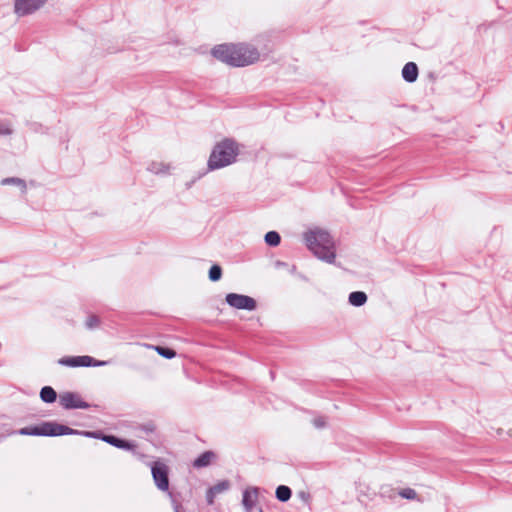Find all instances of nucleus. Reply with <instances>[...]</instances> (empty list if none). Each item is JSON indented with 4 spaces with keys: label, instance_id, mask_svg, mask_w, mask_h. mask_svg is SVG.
Wrapping results in <instances>:
<instances>
[{
    "label": "nucleus",
    "instance_id": "1",
    "mask_svg": "<svg viewBox=\"0 0 512 512\" xmlns=\"http://www.w3.org/2000/svg\"><path fill=\"white\" fill-rule=\"evenodd\" d=\"M211 54L217 60L231 67H245L259 60L260 53L256 47L246 43L220 44L215 46Z\"/></svg>",
    "mask_w": 512,
    "mask_h": 512
},
{
    "label": "nucleus",
    "instance_id": "2",
    "mask_svg": "<svg viewBox=\"0 0 512 512\" xmlns=\"http://www.w3.org/2000/svg\"><path fill=\"white\" fill-rule=\"evenodd\" d=\"M308 249L320 260L332 264L336 258V250L332 236L324 230L315 229L304 234Z\"/></svg>",
    "mask_w": 512,
    "mask_h": 512
},
{
    "label": "nucleus",
    "instance_id": "3",
    "mask_svg": "<svg viewBox=\"0 0 512 512\" xmlns=\"http://www.w3.org/2000/svg\"><path fill=\"white\" fill-rule=\"evenodd\" d=\"M239 155V148L235 140L225 138L217 142L207 161V171H214L233 164Z\"/></svg>",
    "mask_w": 512,
    "mask_h": 512
},
{
    "label": "nucleus",
    "instance_id": "4",
    "mask_svg": "<svg viewBox=\"0 0 512 512\" xmlns=\"http://www.w3.org/2000/svg\"><path fill=\"white\" fill-rule=\"evenodd\" d=\"M87 430H77L56 421H43L36 425H30L18 430V434L24 436L58 437L64 435H80L84 437Z\"/></svg>",
    "mask_w": 512,
    "mask_h": 512
},
{
    "label": "nucleus",
    "instance_id": "5",
    "mask_svg": "<svg viewBox=\"0 0 512 512\" xmlns=\"http://www.w3.org/2000/svg\"><path fill=\"white\" fill-rule=\"evenodd\" d=\"M84 437L98 439L103 442L108 443L109 445L116 447L118 449H122L125 451H134L137 447L134 441L121 438L114 434H107L101 430L88 431L84 433Z\"/></svg>",
    "mask_w": 512,
    "mask_h": 512
},
{
    "label": "nucleus",
    "instance_id": "6",
    "mask_svg": "<svg viewBox=\"0 0 512 512\" xmlns=\"http://www.w3.org/2000/svg\"><path fill=\"white\" fill-rule=\"evenodd\" d=\"M150 469L154 484L157 487V489L162 492H168V494L171 496V493L169 492L170 469L168 465L165 464L162 460L158 459L150 464Z\"/></svg>",
    "mask_w": 512,
    "mask_h": 512
},
{
    "label": "nucleus",
    "instance_id": "7",
    "mask_svg": "<svg viewBox=\"0 0 512 512\" xmlns=\"http://www.w3.org/2000/svg\"><path fill=\"white\" fill-rule=\"evenodd\" d=\"M225 302L237 310L254 311L257 309V301L244 294L228 293L225 296Z\"/></svg>",
    "mask_w": 512,
    "mask_h": 512
},
{
    "label": "nucleus",
    "instance_id": "8",
    "mask_svg": "<svg viewBox=\"0 0 512 512\" xmlns=\"http://www.w3.org/2000/svg\"><path fill=\"white\" fill-rule=\"evenodd\" d=\"M60 405L66 410L88 409L90 404L84 401L76 392L67 391L59 396Z\"/></svg>",
    "mask_w": 512,
    "mask_h": 512
},
{
    "label": "nucleus",
    "instance_id": "9",
    "mask_svg": "<svg viewBox=\"0 0 512 512\" xmlns=\"http://www.w3.org/2000/svg\"><path fill=\"white\" fill-rule=\"evenodd\" d=\"M48 0H15L14 12L18 17L34 13L45 5Z\"/></svg>",
    "mask_w": 512,
    "mask_h": 512
},
{
    "label": "nucleus",
    "instance_id": "10",
    "mask_svg": "<svg viewBox=\"0 0 512 512\" xmlns=\"http://www.w3.org/2000/svg\"><path fill=\"white\" fill-rule=\"evenodd\" d=\"M94 361V357L89 355H81V356H64L58 360V364L66 367H90L92 362Z\"/></svg>",
    "mask_w": 512,
    "mask_h": 512
},
{
    "label": "nucleus",
    "instance_id": "11",
    "mask_svg": "<svg viewBox=\"0 0 512 512\" xmlns=\"http://www.w3.org/2000/svg\"><path fill=\"white\" fill-rule=\"evenodd\" d=\"M259 488L248 487L242 493V505L246 512H251L256 505Z\"/></svg>",
    "mask_w": 512,
    "mask_h": 512
},
{
    "label": "nucleus",
    "instance_id": "12",
    "mask_svg": "<svg viewBox=\"0 0 512 512\" xmlns=\"http://www.w3.org/2000/svg\"><path fill=\"white\" fill-rule=\"evenodd\" d=\"M403 80L407 83H414L419 76V69L415 62H407L401 71Z\"/></svg>",
    "mask_w": 512,
    "mask_h": 512
},
{
    "label": "nucleus",
    "instance_id": "13",
    "mask_svg": "<svg viewBox=\"0 0 512 512\" xmlns=\"http://www.w3.org/2000/svg\"><path fill=\"white\" fill-rule=\"evenodd\" d=\"M216 458V454L211 450L200 453L193 461V467L196 469L208 467Z\"/></svg>",
    "mask_w": 512,
    "mask_h": 512
},
{
    "label": "nucleus",
    "instance_id": "14",
    "mask_svg": "<svg viewBox=\"0 0 512 512\" xmlns=\"http://www.w3.org/2000/svg\"><path fill=\"white\" fill-rule=\"evenodd\" d=\"M368 296L364 291H353L348 296V303L354 307H361L366 304Z\"/></svg>",
    "mask_w": 512,
    "mask_h": 512
},
{
    "label": "nucleus",
    "instance_id": "15",
    "mask_svg": "<svg viewBox=\"0 0 512 512\" xmlns=\"http://www.w3.org/2000/svg\"><path fill=\"white\" fill-rule=\"evenodd\" d=\"M2 186L13 185L16 186L22 194L27 192V183L24 179L19 177H7L3 178L0 182Z\"/></svg>",
    "mask_w": 512,
    "mask_h": 512
},
{
    "label": "nucleus",
    "instance_id": "16",
    "mask_svg": "<svg viewBox=\"0 0 512 512\" xmlns=\"http://www.w3.org/2000/svg\"><path fill=\"white\" fill-rule=\"evenodd\" d=\"M40 399L46 404H52L57 400V392L52 386H43L39 393Z\"/></svg>",
    "mask_w": 512,
    "mask_h": 512
},
{
    "label": "nucleus",
    "instance_id": "17",
    "mask_svg": "<svg viewBox=\"0 0 512 512\" xmlns=\"http://www.w3.org/2000/svg\"><path fill=\"white\" fill-rule=\"evenodd\" d=\"M147 170L155 175H168L170 172V165L153 161L147 166Z\"/></svg>",
    "mask_w": 512,
    "mask_h": 512
},
{
    "label": "nucleus",
    "instance_id": "18",
    "mask_svg": "<svg viewBox=\"0 0 512 512\" xmlns=\"http://www.w3.org/2000/svg\"><path fill=\"white\" fill-rule=\"evenodd\" d=\"M292 496V490L289 486L279 485L275 490V497L280 502H287Z\"/></svg>",
    "mask_w": 512,
    "mask_h": 512
},
{
    "label": "nucleus",
    "instance_id": "19",
    "mask_svg": "<svg viewBox=\"0 0 512 512\" xmlns=\"http://www.w3.org/2000/svg\"><path fill=\"white\" fill-rule=\"evenodd\" d=\"M264 241L269 247H277L281 243V236L277 231L271 230L264 235Z\"/></svg>",
    "mask_w": 512,
    "mask_h": 512
},
{
    "label": "nucleus",
    "instance_id": "20",
    "mask_svg": "<svg viewBox=\"0 0 512 512\" xmlns=\"http://www.w3.org/2000/svg\"><path fill=\"white\" fill-rule=\"evenodd\" d=\"M222 267L219 264H213L208 271V278L211 282H217L222 278Z\"/></svg>",
    "mask_w": 512,
    "mask_h": 512
},
{
    "label": "nucleus",
    "instance_id": "21",
    "mask_svg": "<svg viewBox=\"0 0 512 512\" xmlns=\"http://www.w3.org/2000/svg\"><path fill=\"white\" fill-rule=\"evenodd\" d=\"M154 349L156 352L165 359H173L176 356V351L168 346L158 345Z\"/></svg>",
    "mask_w": 512,
    "mask_h": 512
},
{
    "label": "nucleus",
    "instance_id": "22",
    "mask_svg": "<svg viewBox=\"0 0 512 512\" xmlns=\"http://www.w3.org/2000/svg\"><path fill=\"white\" fill-rule=\"evenodd\" d=\"M230 486H231V484H230L229 480H222V481H219L217 484L211 486V488L215 494H219V493L229 490Z\"/></svg>",
    "mask_w": 512,
    "mask_h": 512
},
{
    "label": "nucleus",
    "instance_id": "23",
    "mask_svg": "<svg viewBox=\"0 0 512 512\" xmlns=\"http://www.w3.org/2000/svg\"><path fill=\"white\" fill-rule=\"evenodd\" d=\"M99 325H100V318L95 314L89 315L85 321V327L89 330L95 329Z\"/></svg>",
    "mask_w": 512,
    "mask_h": 512
},
{
    "label": "nucleus",
    "instance_id": "24",
    "mask_svg": "<svg viewBox=\"0 0 512 512\" xmlns=\"http://www.w3.org/2000/svg\"><path fill=\"white\" fill-rule=\"evenodd\" d=\"M27 126H28L29 130L32 131V132L42 133V134L48 133V128L43 126L41 123H38V122H28Z\"/></svg>",
    "mask_w": 512,
    "mask_h": 512
},
{
    "label": "nucleus",
    "instance_id": "25",
    "mask_svg": "<svg viewBox=\"0 0 512 512\" xmlns=\"http://www.w3.org/2000/svg\"><path fill=\"white\" fill-rule=\"evenodd\" d=\"M137 430L145 434H152L156 430V426L153 422H147L137 427Z\"/></svg>",
    "mask_w": 512,
    "mask_h": 512
},
{
    "label": "nucleus",
    "instance_id": "26",
    "mask_svg": "<svg viewBox=\"0 0 512 512\" xmlns=\"http://www.w3.org/2000/svg\"><path fill=\"white\" fill-rule=\"evenodd\" d=\"M13 133L8 121H0V136H8Z\"/></svg>",
    "mask_w": 512,
    "mask_h": 512
},
{
    "label": "nucleus",
    "instance_id": "27",
    "mask_svg": "<svg viewBox=\"0 0 512 512\" xmlns=\"http://www.w3.org/2000/svg\"><path fill=\"white\" fill-rule=\"evenodd\" d=\"M400 495L405 498V499H408V500H413L416 498L417 496V493L414 489H411V488H406V489H403L401 492H400Z\"/></svg>",
    "mask_w": 512,
    "mask_h": 512
},
{
    "label": "nucleus",
    "instance_id": "28",
    "mask_svg": "<svg viewBox=\"0 0 512 512\" xmlns=\"http://www.w3.org/2000/svg\"><path fill=\"white\" fill-rule=\"evenodd\" d=\"M312 423L317 429H323L326 427V420L324 417H316L313 419Z\"/></svg>",
    "mask_w": 512,
    "mask_h": 512
},
{
    "label": "nucleus",
    "instance_id": "29",
    "mask_svg": "<svg viewBox=\"0 0 512 512\" xmlns=\"http://www.w3.org/2000/svg\"><path fill=\"white\" fill-rule=\"evenodd\" d=\"M217 494L214 493L211 487L208 488L206 492V501L208 505H212L214 503L215 496Z\"/></svg>",
    "mask_w": 512,
    "mask_h": 512
},
{
    "label": "nucleus",
    "instance_id": "30",
    "mask_svg": "<svg viewBox=\"0 0 512 512\" xmlns=\"http://www.w3.org/2000/svg\"><path fill=\"white\" fill-rule=\"evenodd\" d=\"M298 497L306 504H309L310 501V494L306 491H300L298 492Z\"/></svg>",
    "mask_w": 512,
    "mask_h": 512
},
{
    "label": "nucleus",
    "instance_id": "31",
    "mask_svg": "<svg viewBox=\"0 0 512 512\" xmlns=\"http://www.w3.org/2000/svg\"><path fill=\"white\" fill-rule=\"evenodd\" d=\"M205 174H206V172L201 173V174H199V176H198L197 178H194V179H192L191 181L187 182V183L185 184L186 188H187V189H190V188L193 186V184H194L198 179H200L203 175H205Z\"/></svg>",
    "mask_w": 512,
    "mask_h": 512
},
{
    "label": "nucleus",
    "instance_id": "32",
    "mask_svg": "<svg viewBox=\"0 0 512 512\" xmlns=\"http://www.w3.org/2000/svg\"><path fill=\"white\" fill-rule=\"evenodd\" d=\"M93 364L90 365V367H101L105 366L108 362L107 361H101L94 358Z\"/></svg>",
    "mask_w": 512,
    "mask_h": 512
},
{
    "label": "nucleus",
    "instance_id": "33",
    "mask_svg": "<svg viewBox=\"0 0 512 512\" xmlns=\"http://www.w3.org/2000/svg\"><path fill=\"white\" fill-rule=\"evenodd\" d=\"M276 266L277 267H287V263H285L283 261H277L276 262Z\"/></svg>",
    "mask_w": 512,
    "mask_h": 512
},
{
    "label": "nucleus",
    "instance_id": "34",
    "mask_svg": "<svg viewBox=\"0 0 512 512\" xmlns=\"http://www.w3.org/2000/svg\"><path fill=\"white\" fill-rule=\"evenodd\" d=\"M175 512H180L178 505L175 506Z\"/></svg>",
    "mask_w": 512,
    "mask_h": 512
},
{
    "label": "nucleus",
    "instance_id": "35",
    "mask_svg": "<svg viewBox=\"0 0 512 512\" xmlns=\"http://www.w3.org/2000/svg\"><path fill=\"white\" fill-rule=\"evenodd\" d=\"M296 270V266H292L291 272H294Z\"/></svg>",
    "mask_w": 512,
    "mask_h": 512
},
{
    "label": "nucleus",
    "instance_id": "36",
    "mask_svg": "<svg viewBox=\"0 0 512 512\" xmlns=\"http://www.w3.org/2000/svg\"><path fill=\"white\" fill-rule=\"evenodd\" d=\"M260 512H263V510L260 508Z\"/></svg>",
    "mask_w": 512,
    "mask_h": 512
}]
</instances>
